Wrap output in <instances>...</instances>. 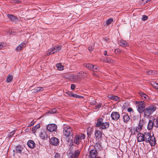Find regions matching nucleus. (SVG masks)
Listing matches in <instances>:
<instances>
[{
	"instance_id": "obj_54",
	"label": "nucleus",
	"mask_w": 158,
	"mask_h": 158,
	"mask_svg": "<svg viewBox=\"0 0 158 158\" xmlns=\"http://www.w3.org/2000/svg\"><path fill=\"white\" fill-rule=\"evenodd\" d=\"M26 132H27L29 131V129L28 128H27L26 129Z\"/></svg>"
},
{
	"instance_id": "obj_16",
	"label": "nucleus",
	"mask_w": 158,
	"mask_h": 158,
	"mask_svg": "<svg viewBox=\"0 0 158 158\" xmlns=\"http://www.w3.org/2000/svg\"><path fill=\"white\" fill-rule=\"evenodd\" d=\"M48 132L47 131H42L40 133V137L44 139H46L48 136Z\"/></svg>"
},
{
	"instance_id": "obj_18",
	"label": "nucleus",
	"mask_w": 158,
	"mask_h": 158,
	"mask_svg": "<svg viewBox=\"0 0 158 158\" xmlns=\"http://www.w3.org/2000/svg\"><path fill=\"white\" fill-rule=\"evenodd\" d=\"M139 94L141 98L144 100H149V98L148 96L145 94L140 92L139 93Z\"/></svg>"
},
{
	"instance_id": "obj_21",
	"label": "nucleus",
	"mask_w": 158,
	"mask_h": 158,
	"mask_svg": "<svg viewBox=\"0 0 158 158\" xmlns=\"http://www.w3.org/2000/svg\"><path fill=\"white\" fill-rule=\"evenodd\" d=\"M154 126L153 121L152 120H149L147 128L148 130H151Z\"/></svg>"
},
{
	"instance_id": "obj_10",
	"label": "nucleus",
	"mask_w": 158,
	"mask_h": 158,
	"mask_svg": "<svg viewBox=\"0 0 158 158\" xmlns=\"http://www.w3.org/2000/svg\"><path fill=\"white\" fill-rule=\"evenodd\" d=\"M145 135H146V132H145L143 134L140 132L138 133V134L137 135V142H142L144 141V136H145Z\"/></svg>"
},
{
	"instance_id": "obj_30",
	"label": "nucleus",
	"mask_w": 158,
	"mask_h": 158,
	"mask_svg": "<svg viewBox=\"0 0 158 158\" xmlns=\"http://www.w3.org/2000/svg\"><path fill=\"white\" fill-rule=\"evenodd\" d=\"M147 73L148 75H154L157 73V72L155 71L149 70L147 71Z\"/></svg>"
},
{
	"instance_id": "obj_43",
	"label": "nucleus",
	"mask_w": 158,
	"mask_h": 158,
	"mask_svg": "<svg viewBox=\"0 0 158 158\" xmlns=\"http://www.w3.org/2000/svg\"><path fill=\"white\" fill-rule=\"evenodd\" d=\"M94 48V47L91 46H89L88 47V50L90 51H92L93 50Z\"/></svg>"
},
{
	"instance_id": "obj_22",
	"label": "nucleus",
	"mask_w": 158,
	"mask_h": 158,
	"mask_svg": "<svg viewBox=\"0 0 158 158\" xmlns=\"http://www.w3.org/2000/svg\"><path fill=\"white\" fill-rule=\"evenodd\" d=\"M24 43H22L15 48V50L17 52L20 51L23 48V46L25 45Z\"/></svg>"
},
{
	"instance_id": "obj_7",
	"label": "nucleus",
	"mask_w": 158,
	"mask_h": 158,
	"mask_svg": "<svg viewBox=\"0 0 158 158\" xmlns=\"http://www.w3.org/2000/svg\"><path fill=\"white\" fill-rule=\"evenodd\" d=\"M61 49V46H56L49 49L47 53V55L49 56L51 54L59 52Z\"/></svg>"
},
{
	"instance_id": "obj_55",
	"label": "nucleus",
	"mask_w": 158,
	"mask_h": 158,
	"mask_svg": "<svg viewBox=\"0 0 158 158\" xmlns=\"http://www.w3.org/2000/svg\"><path fill=\"white\" fill-rule=\"evenodd\" d=\"M96 158H101L99 156H98V157H97Z\"/></svg>"
},
{
	"instance_id": "obj_2",
	"label": "nucleus",
	"mask_w": 158,
	"mask_h": 158,
	"mask_svg": "<svg viewBox=\"0 0 158 158\" xmlns=\"http://www.w3.org/2000/svg\"><path fill=\"white\" fill-rule=\"evenodd\" d=\"M156 105L152 104L147 106L144 112V118H148L156 110Z\"/></svg>"
},
{
	"instance_id": "obj_34",
	"label": "nucleus",
	"mask_w": 158,
	"mask_h": 158,
	"mask_svg": "<svg viewBox=\"0 0 158 158\" xmlns=\"http://www.w3.org/2000/svg\"><path fill=\"white\" fill-rule=\"evenodd\" d=\"M111 99L115 101L117 100L118 98V97L115 96H113V95H110V96L109 97Z\"/></svg>"
},
{
	"instance_id": "obj_38",
	"label": "nucleus",
	"mask_w": 158,
	"mask_h": 158,
	"mask_svg": "<svg viewBox=\"0 0 158 158\" xmlns=\"http://www.w3.org/2000/svg\"><path fill=\"white\" fill-rule=\"evenodd\" d=\"M56 111V110L55 109H54L52 110H49L48 112V113L52 114L55 113Z\"/></svg>"
},
{
	"instance_id": "obj_25",
	"label": "nucleus",
	"mask_w": 158,
	"mask_h": 158,
	"mask_svg": "<svg viewBox=\"0 0 158 158\" xmlns=\"http://www.w3.org/2000/svg\"><path fill=\"white\" fill-rule=\"evenodd\" d=\"M123 119L124 123H127L129 120L130 117L127 114H125L123 116Z\"/></svg>"
},
{
	"instance_id": "obj_33",
	"label": "nucleus",
	"mask_w": 158,
	"mask_h": 158,
	"mask_svg": "<svg viewBox=\"0 0 158 158\" xmlns=\"http://www.w3.org/2000/svg\"><path fill=\"white\" fill-rule=\"evenodd\" d=\"M104 61L108 63H112L113 62V60L109 58H108L105 59Z\"/></svg>"
},
{
	"instance_id": "obj_49",
	"label": "nucleus",
	"mask_w": 158,
	"mask_h": 158,
	"mask_svg": "<svg viewBox=\"0 0 158 158\" xmlns=\"http://www.w3.org/2000/svg\"><path fill=\"white\" fill-rule=\"evenodd\" d=\"M75 85L74 84H72L71 85V88L72 89V90L74 89L75 88Z\"/></svg>"
},
{
	"instance_id": "obj_39",
	"label": "nucleus",
	"mask_w": 158,
	"mask_h": 158,
	"mask_svg": "<svg viewBox=\"0 0 158 158\" xmlns=\"http://www.w3.org/2000/svg\"><path fill=\"white\" fill-rule=\"evenodd\" d=\"M93 67L92 69H93L94 71H96L95 70H98L99 69V68L96 66L93 65Z\"/></svg>"
},
{
	"instance_id": "obj_12",
	"label": "nucleus",
	"mask_w": 158,
	"mask_h": 158,
	"mask_svg": "<svg viewBox=\"0 0 158 158\" xmlns=\"http://www.w3.org/2000/svg\"><path fill=\"white\" fill-rule=\"evenodd\" d=\"M98 156L97 152L96 149H94L90 151L89 158H96Z\"/></svg>"
},
{
	"instance_id": "obj_4",
	"label": "nucleus",
	"mask_w": 158,
	"mask_h": 158,
	"mask_svg": "<svg viewBox=\"0 0 158 158\" xmlns=\"http://www.w3.org/2000/svg\"><path fill=\"white\" fill-rule=\"evenodd\" d=\"M136 107L138 111L140 114L143 113L144 115V112L145 110L146 104L144 101H136L135 102Z\"/></svg>"
},
{
	"instance_id": "obj_15",
	"label": "nucleus",
	"mask_w": 158,
	"mask_h": 158,
	"mask_svg": "<svg viewBox=\"0 0 158 158\" xmlns=\"http://www.w3.org/2000/svg\"><path fill=\"white\" fill-rule=\"evenodd\" d=\"M70 80L73 82H77L80 81L77 74H71L69 76Z\"/></svg>"
},
{
	"instance_id": "obj_35",
	"label": "nucleus",
	"mask_w": 158,
	"mask_h": 158,
	"mask_svg": "<svg viewBox=\"0 0 158 158\" xmlns=\"http://www.w3.org/2000/svg\"><path fill=\"white\" fill-rule=\"evenodd\" d=\"M40 127V125L39 124H38L37 125L35 126L34 127L32 128V130L33 131L35 132V131L39 128Z\"/></svg>"
},
{
	"instance_id": "obj_1",
	"label": "nucleus",
	"mask_w": 158,
	"mask_h": 158,
	"mask_svg": "<svg viewBox=\"0 0 158 158\" xmlns=\"http://www.w3.org/2000/svg\"><path fill=\"white\" fill-rule=\"evenodd\" d=\"M145 135V142L149 143L151 146H154L156 145V140L153 134H152L149 132H146Z\"/></svg>"
},
{
	"instance_id": "obj_41",
	"label": "nucleus",
	"mask_w": 158,
	"mask_h": 158,
	"mask_svg": "<svg viewBox=\"0 0 158 158\" xmlns=\"http://www.w3.org/2000/svg\"><path fill=\"white\" fill-rule=\"evenodd\" d=\"M54 158H61L60 154L57 153H55L54 156Z\"/></svg>"
},
{
	"instance_id": "obj_37",
	"label": "nucleus",
	"mask_w": 158,
	"mask_h": 158,
	"mask_svg": "<svg viewBox=\"0 0 158 158\" xmlns=\"http://www.w3.org/2000/svg\"><path fill=\"white\" fill-rule=\"evenodd\" d=\"M113 19L112 18H110L108 19L106 21V24L107 25H110L113 22Z\"/></svg>"
},
{
	"instance_id": "obj_52",
	"label": "nucleus",
	"mask_w": 158,
	"mask_h": 158,
	"mask_svg": "<svg viewBox=\"0 0 158 158\" xmlns=\"http://www.w3.org/2000/svg\"><path fill=\"white\" fill-rule=\"evenodd\" d=\"M104 55H105V56H106V55H107V51H105L103 53ZM107 56H108V55H107Z\"/></svg>"
},
{
	"instance_id": "obj_42",
	"label": "nucleus",
	"mask_w": 158,
	"mask_h": 158,
	"mask_svg": "<svg viewBox=\"0 0 158 158\" xmlns=\"http://www.w3.org/2000/svg\"><path fill=\"white\" fill-rule=\"evenodd\" d=\"M35 123V121H31L30 122V123L29 124L28 126L30 127V126L33 125H34V123Z\"/></svg>"
},
{
	"instance_id": "obj_8",
	"label": "nucleus",
	"mask_w": 158,
	"mask_h": 158,
	"mask_svg": "<svg viewBox=\"0 0 158 158\" xmlns=\"http://www.w3.org/2000/svg\"><path fill=\"white\" fill-rule=\"evenodd\" d=\"M94 135L96 139L99 141H101L104 136V135L102 133V131H101L96 129L94 132Z\"/></svg>"
},
{
	"instance_id": "obj_36",
	"label": "nucleus",
	"mask_w": 158,
	"mask_h": 158,
	"mask_svg": "<svg viewBox=\"0 0 158 158\" xmlns=\"http://www.w3.org/2000/svg\"><path fill=\"white\" fill-rule=\"evenodd\" d=\"M16 152L18 153H21L22 151V148L19 146L16 147Z\"/></svg>"
},
{
	"instance_id": "obj_45",
	"label": "nucleus",
	"mask_w": 158,
	"mask_h": 158,
	"mask_svg": "<svg viewBox=\"0 0 158 158\" xmlns=\"http://www.w3.org/2000/svg\"><path fill=\"white\" fill-rule=\"evenodd\" d=\"M120 52V50L118 48L116 49L114 51L115 54H118Z\"/></svg>"
},
{
	"instance_id": "obj_47",
	"label": "nucleus",
	"mask_w": 158,
	"mask_h": 158,
	"mask_svg": "<svg viewBox=\"0 0 158 158\" xmlns=\"http://www.w3.org/2000/svg\"><path fill=\"white\" fill-rule=\"evenodd\" d=\"M147 16L145 15H143L142 18V19L143 21H145L147 19Z\"/></svg>"
},
{
	"instance_id": "obj_6",
	"label": "nucleus",
	"mask_w": 158,
	"mask_h": 158,
	"mask_svg": "<svg viewBox=\"0 0 158 158\" xmlns=\"http://www.w3.org/2000/svg\"><path fill=\"white\" fill-rule=\"evenodd\" d=\"M85 137V135L83 134L80 133L77 134L75 135L74 139V142L77 144H78L81 140L84 139Z\"/></svg>"
},
{
	"instance_id": "obj_51",
	"label": "nucleus",
	"mask_w": 158,
	"mask_h": 158,
	"mask_svg": "<svg viewBox=\"0 0 158 158\" xmlns=\"http://www.w3.org/2000/svg\"><path fill=\"white\" fill-rule=\"evenodd\" d=\"M154 87H155L156 89H158V83H156L155 85H154Z\"/></svg>"
},
{
	"instance_id": "obj_31",
	"label": "nucleus",
	"mask_w": 158,
	"mask_h": 158,
	"mask_svg": "<svg viewBox=\"0 0 158 158\" xmlns=\"http://www.w3.org/2000/svg\"><path fill=\"white\" fill-rule=\"evenodd\" d=\"M102 104L101 103H97L95 105V109L97 110H98L101 107Z\"/></svg>"
},
{
	"instance_id": "obj_32",
	"label": "nucleus",
	"mask_w": 158,
	"mask_h": 158,
	"mask_svg": "<svg viewBox=\"0 0 158 158\" xmlns=\"http://www.w3.org/2000/svg\"><path fill=\"white\" fill-rule=\"evenodd\" d=\"M84 73L82 72H80L78 73L77 74V75L78 77V78H79V81H80L81 78V77L83 76V74H84Z\"/></svg>"
},
{
	"instance_id": "obj_53",
	"label": "nucleus",
	"mask_w": 158,
	"mask_h": 158,
	"mask_svg": "<svg viewBox=\"0 0 158 158\" xmlns=\"http://www.w3.org/2000/svg\"><path fill=\"white\" fill-rule=\"evenodd\" d=\"M94 102H92V104L94 105L96 102V101H94Z\"/></svg>"
},
{
	"instance_id": "obj_27",
	"label": "nucleus",
	"mask_w": 158,
	"mask_h": 158,
	"mask_svg": "<svg viewBox=\"0 0 158 158\" xmlns=\"http://www.w3.org/2000/svg\"><path fill=\"white\" fill-rule=\"evenodd\" d=\"M84 66L89 69L91 70L93 69V65L90 64H84Z\"/></svg>"
},
{
	"instance_id": "obj_48",
	"label": "nucleus",
	"mask_w": 158,
	"mask_h": 158,
	"mask_svg": "<svg viewBox=\"0 0 158 158\" xmlns=\"http://www.w3.org/2000/svg\"><path fill=\"white\" fill-rule=\"evenodd\" d=\"M127 111L128 112H133V109L132 108L130 107H129L127 109Z\"/></svg>"
},
{
	"instance_id": "obj_29",
	"label": "nucleus",
	"mask_w": 158,
	"mask_h": 158,
	"mask_svg": "<svg viewBox=\"0 0 158 158\" xmlns=\"http://www.w3.org/2000/svg\"><path fill=\"white\" fill-rule=\"evenodd\" d=\"M56 67L59 70H62L64 69V66L61 63L57 64H56Z\"/></svg>"
},
{
	"instance_id": "obj_23",
	"label": "nucleus",
	"mask_w": 158,
	"mask_h": 158,
	"mask_svg": "<svg viewBox=\"0 0 158 158\" xmlns=\"http://www.w3.org/2000/svg\"><path fill=\"white\" fill-rule=\"evenodd\" d=\"M13 79V76L10 74L7 77L6 81L7 83H9L11 82Z\"/></svg>"
},
{
	"instance_id": "obj_3",
	"label": "nucleus",
	"mask_w": 158,
	"mask_h": 158,
	"mask_svg": "<svg viewBox=\"0 0 158 158\" xmlns=\"http://www.w3.org/2000/svg\"><path fill=\"white\" fill-rule=\"evenodd\" d=\"M109 123L104 122L102 118H99L98 119L96 125V127H99L102 129H106L109 127Z\"/></svg>"
},
{
	"instance_id": "obj_11",
	"label": "nucleus",
	"mask_w": 158,
	"mask_h": 158,
	"mask_svg": "<svg viewBox=\"0 0 158 158\" xmlns=\"http://www.w3.org/2000/svg\"><path fill=\"white\" fill-rule=\"evenodd\" d=\"M57 128L56 125L54 124H48L47 127V130L50 132L55 131Z\"/></svg>"
},
{
	"instance_id": "obj_5",
	"label": "nucleus",
	"mask_w": 158,
	"mask_h": 158,
	"mask_svg": "<svg viewBox=\"0 0 158 158\" xmlns=\"http://www.w3.org/2000/svg\"><path fill=\"white\" fill-rule=\"evenodd\" d=\"M63 134L67 137L72 136L73 129L69 126L64 124L63 126Z\"/></svg>"
},
{
	"instance_id": "obj_50",
	"label": "nucleus",
	"mask_w": 158,
	"mask_h": 158,
	"mask_svg": "<svg viewBox=\"0 0 158 158\" xmlns=\"http://www.w3.org/2000/svg\"><path fill=\"white\" fill-rule=\"evenodd\" d=\"M3 44V43L0 42V49L3 48L4 47Z\"/></svg>"
},
{
	"instance_id": "obj_14",
	"label": "nucleus",
	"mask_w": 158,
	"mask_h": 158,
	"mask_svg": "<svg viewBox=\"0 0 158 158\" xmlns=\"http://www.w3.org/2000/svg\"><path fill=\"white\" fill-rule=\"evenodd\" d=\"M50 143L54 146H57L59 144V140L56 137H53L51 138L50 141Z\"/></svg>"
},
{
	"instance_id": "obj_19",
	"label": "nucleus",
	"mask_w": 158,
	"mask_h": 158,
	"mask_svg": "<svg viewBox=\"0 0 158 158\" xmlns=\"http://www.w3.org/2000/svg\"><path fill=\"white\" fill-rule=\"evenodd\" d=\"M119 44L121 46L126 47L128 46V43L123 40H121L118 42Z\"/></svg>"
},
{
	"instance_id": "obj_20",
	"label": "nucleus",
	"mask_w": 158,
	"mask_h": 158,
	"mask_svg": "<svg viewBox=\"0 0 158 158\" xmlns=\"http://www.w3.org/2000/svg\"><path fill=\"white\" fill-rule=\"evenodd\" d=\"M143 126H142V123H139V125L136 127L135 129V130L134 134L135 135L136 132L137 133H139L140 131L141 130L142 128V127Z\"/></svg>"
},
{
	"instance_id": "obj_17",
	"label": "nucleus",
	"mask_w": 158,
	"mask_h": 158,
	"mask_svg": "<svg viewBox=\"0 0 158 158\" xmlns=\"http://www.w3.org/2000/svg\"><path fill=\"white\" fill-rule=\"evenodd\" d=\"M28 146L31 148H34L35 145V143L33 141L31 140H30L27 143Z\"/></svg>"
},
{
	"instance_id": "obj_44",
	"label": "nucleus",
	"mask_w": 158,
	"mask_h": 158,
	"mask_svg": "<svg viewBox=\"0 0 158 158\" xmlns=\"http://www.w3.org/2000/svg\"><path fill=\"white\" fill-rule=\"evenodd\" d=\"M65 93L68 95L70 97H71L72 93L71 92L68 91L65 92Z\"/></svg>"
},
{
	"instance_id": "obj_46",
	"label": "nucleus",
	"mask_w": 158,
	"mask_h": 158,
	"mask_svg": "<svg viewBox=\"0 0 158 158\" xmlns=\"http://www.w3.org/2000/svg\"><path fill=\"white\" fill-rule=\"evenodd\" d=\"M144 120L143 119H141V118H140L139 123H142V126H143V123H144Z\"/></svg>"
},
{
	"instance_id": "obj_26",
	"label": "nucleus",
	"mask_w": 158,
	"mask_h": 158,
	"mask_svg": "<svg viewBox=\"0 0 158 158\" xmlns=\"http://www.w3.org/2000/svg\"><path fill=\"white\" fill-rule=\"evenodd\" d=\"M153 120L154 126L156 127H158V117L156 118H153Z\"/></svg>"
},
{
	"instance_id": "obj_9",
	"label": "nucleus",
	"mask_w": 158,
	"mask_h": 158,
	"mask_svg": "<svg viewBox=\"0 0 158 158\" xmlns=\"http://www.w3.org/2000/svg\"><path fill=\"white\" fill-rule=\"evenodd\" d=\"M80 153V151L77 150L74 152H69L68 154V158H78Z\"/></svg>"
},
{
	"instance_id": "obj_40",
	"label": "nucleus",
	"mask_w": 158,
	"mask_h": 158,
	"mask_svg": "<svg viewBox=\"0 0 158 158\" xmlns=\"http://www.w3.org/2000/svg\"><path fill=\"white\" fill-rule=\"evenodd\" d=\"M74 97V98H79L80 97V96L77 95L75 94H73L72 93V95H71V97Z\"/></svg>"
},
{
	"instance_id": "obj_13",
	"label": "nucleus",
	"mask_w": 158,
	"mask_h": 158,
	"mask_svg": "<svg viewBox=\"0 0 158 158\" xmlns=\"http://www.w3.org/2000/svg\"><path fill=\"white\" fill-rule=\"evenodd\" d=\"M110 117L113 120L116 121L119 118L120 114L118 112H113L111 114Z\"/></svg>"
},
{
	"instance_id": "obj_24",
	"label": "nucleus",
	"mask_w": 158,
	"mask_h": 158,
	"mask_svg": "<svg viewBox=\"0 0 158 158\" xmlns=\"http://www.w3.org/2000/svg\"><path fill=\"white\" fill-rule=\"evenodd\" d=\"M7 16L11 21H15L17 19L16 17L13 15L8 14L7 15Z\"/></svg>"
},
{
	"instance_id": "obj_28",
	"label": "nucleus",
	"mask_w": 158,
	"mask_h": 158,
	"mask_svg": "<svg viewBox=\"0 0 158 158\" xmlns=\"http://www.w3.org/2000/svg\"><path fill=\"white\" fill-rule=\"evenodd\" d=\"M44 89V88L42 87H37L34 89L33 92L35 93L40 92L42 91Z\"/></svg>"
}]
</instances>
